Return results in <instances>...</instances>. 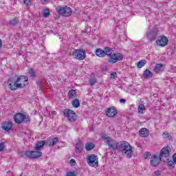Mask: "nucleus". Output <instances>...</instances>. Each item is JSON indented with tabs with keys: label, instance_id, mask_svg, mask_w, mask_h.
I'll list each match as a JSON object with an SVG mask.
<instances>
[{
	"label": "nucleus",
	"instance_id": "30",
	"mask_svg": "<svg viewBox=\"0 0 176 176\" xmlns=\"http://www.w3.org/2000/svg\"><path fill=\"white\" fill-rule=\"evenodd\" d=\"M146 64V60H142L138 63L137 67L138 68H142Z\"/></svg>",
	"mask_w": 176,
	"mask_h": 176
},
{
	"label": "nucleus",
	"instance_id": "4",
	"mask_svg": "<svg viewBox=\"0 0 176 176\" xmlns=\"http://www.w3.org/2000/svg\"><path fill=\"white\" fill-rule=\"evenodd\" d=\"M14 120L15 123H18V124H21V123H31V119L30 118V116H25L21 113H18L14 116Z\"/></svg>",
	"mask_w": 176,
	"mask_h": 176
},
{
	"label": "nucleus",
	"instance_id": "17",
	"mask_svg": "<svg viewBox=\"0 0 176 176\" xmlns=\"http://www.w3.org/2000/svg\"><path fill=\"white\" fill-rule=\"evenodd\" d=\"M139 133L140 137L145 138L149 135V130L146 128H142L139 131Z\"/></svg>",
	"mask_w": 176,
	"mask_h": 176
},
{
	"label": "nucleus",
	"instance_id": "12",
	"mask_svg": "<svg viewBox=\"0 0 176 176\" xmlns=\"http://www.w3.org/2000/svg\"><path fill=\"white\" fill-rule=\"evenodd\" d=\"M156 36H157V30L156 29H153L147 32L146 37L150 42H153V41H155Z\"/></svg>",
	"mask_w": 176,
	"mask_h": 176
},
{
	"label": "nucleus",
	"instance_id": "34",
	"mask_svg": "<svg viewBox=\"0 0 176 176\" xmlns=\"http://www.w3.org/2000/svg\"><path fill=\"white\" fill-rule=\"evenodd\" d=\"M10 24L11 25H16V24H19V19L17 18H15L11 21H10Z\"/></svg>",
	"mask_w": 176,
	"mask_h": 176
},
{
	"label": "nucleus",
	"instance_id": "43",
	"mask_svg": "<svg viewBox=\"0 0 176 176\" xmlns=\"http://www.w3.org/2000/svg\"><path fill=\"white\" fill-rule=\"evenodd\" d=\"M49 2V0H41V3H43V5H46Z\"/></svg>",
	"mask_w": 176,
	"mask_h": 176
},
{
	"label": "nucleus",
	"instance_id": "44",
	"mask_svg": "<svg viewBox=\"0 0 176 176\" xmlns=\"http://www.w3.org/2000/svg\"><path fill=\"white\" fill-rule=\"evenodd\" d=\"M120 104H126V99L121 98L120 99Z\"/></svg>",
	"mask_w": 176,
	"mask_h": 176
},
{
	"label": "nucleus",
	"instance_id": "26",
	"mask_svg": "<svg viewBox=\"0 0 176 176\" xmlns=\"http://www.w3.org/2000/svg\"><path fill=\"white\" fill-rule=\"evenodd\" d=\"M85 149L86 151H91L92 149H94V144L92 142L87 143L85 145Z\"/></svg>",
	"mask_w": 176,
	"mask_h": 176
},
{
	"label": "nucleus",
	"instance_id": "29",
	"mask_svg": "<svg viewBox=\"0 0 176 176\" xmlns=\"http://www.w3.org/2000/svg\"><path fill=\"white\" fill-rule=\"evenodd\" d=\"M21 157H23V159H30V151H27L26 152H21Z\"/></svg>",
	"mask_w": 176,
	"mask_h": 176
},
{
	"label": "nucleus",
	"instance_id": "15",
	"mask_svg": "<svg viewBox=\"0 0 176 176\" xmlns=\"http://www.w3.org/2000/svg\"><path fill=\"white\" fill-rule=\"evenodd\" d=\"M25 82H28V78L25 76H21L16 79L17 85H21V88L25 87V86H27Z\"/></svg>",
	"mask_w": 176,
	"mask_h": 176
},
{
	"label": "nucleus",
	"instance_id": "46",
	"mask_svg": "<svg viewBox=\"0 0 176 176\" xmlns=\"http://www.w3.org/2000/svg\"><path fill=\"white\" fill-rule=\"evenodd\" d=\"M173 159L175 164H176V153L173 155Z\"/></svg>",
	"mask_w": 176,
	"mask_h": 176
},
{
	"label": "nucleus",
	"instance_id": "13",
	"mask_svg": "<svg viewBox=\"0 0 176 176\" xmlns=\"http://www.w3.org/2000/svg\"><path fill=\"white\" fill-rule=\"evenodd\" d=\"M156 43L157 46L164 47V46L168 45V38L166 37V36H161L160 38L156 41Z\"/></svg>",
	"mask_w": 176,
	"mask_h": 176
},
{
	"label": "nucleus",
	"instance_id": "24",
	"mask_svg": "<svg viewBox=\"0 0 176 176\" xmlns=\"http://www.w3.org/2000/svg\"><path fill=\"white\" fill-rule=\"evenodd\" d=\"M58 141V138H54L50 140L49 146H54L57 142Z\"/></svg>",
	"mask_w": 176,
	"mask_h": 176
},
{
	"label": "nucleus",
	"instance_id": "23",
	"mask_svg": "<svg viewBox=\"0 0 176 176\" xmlns=\"http://www.w3.org/2000/svg\"><path fill=\"white\" fill-rule=\"evenodd\" d=\"M72 107H74V108H79V107H80V102H79V99H74L72 102Z\"/></svg>",
	"mask_w": 176,
	"mask_h": 176
},
{
	"label": "nucleus",
	"instance_id": "39",
	"mask_svg": "<svg viewBox=\"0 0 176 176\" xmlns=\"http://www.w3.org/2000/svg\"><path fill=\"white\" fill-rule=\"evenodd\" d=\"M110 78H111V79H116V78H118V74L116 72H113L111 74Z\"/></svg>",
	"mask_w": 176,
	"mask_h": 176
},
{
	"label": "nucleus",
	"instance_id": "5",
	"mask_svg": "<svg viewBox=\"0 0 176 176\" xmlns=\"http://www.w3.org/2000/svg\"><path fill=\"white\" fill-rule=\"evenodd\" d=\"M56 10L58 14H60V16H64L65 17H68L69 16H71L72 14V10L71 9V8L67 6H59L58 8H56Z\"/></svg>",
	"mask_w": 176,
	"mask_h": 176
},
{
	"label": "nucleus",
	"instance_id": "38",
	"mask_svg": "<svg viewBox=\"0 0 176 176\" xmlns=\"http://www.w3.org/2000/svg\"><path fill=\"white\" fill-rule=\"evenodd\" d=\"M168 166L169 167V168H174V167L175 166V163L174 162V161H168Z\"/></svg>",
	"mask_w": 176,
	"mask_h": 176
},
{
	"label": "nucleus",
	"instance_id": "32",
	"mask_svg": "<svg viewBox=\"0 0 176 176\" xmlns=\"http://www.w3.org/2000/svg\"><path fill=\"white\" fill-rule=\"evenodd\" d=\"M43 16L44 17H49L50 16V12L49 11V9H45L43 12Z\"/></svg>",
	"mask_w": 176,
	"mask_h": 176
},
{
	"label": "nucleus",
	"instance_id": "41",
	"mask_svg": "<svg viewBox=\"0 0 176 176\" xmlns=\"http://www.w3.org/2000/svg\"><path fill=\"white\" fill-rule=\"evenodd\" d=\"M151 155V153L149 152H146L144 153V159H148V157H149V155Z\"/></svg>",
	"mask_w": 176,
	"mask_h": 176
},
{
	"label": "nucleus",
	"instance_id": "27",
	"mask_svg": "<svg viewBox=\"0 0 176 176\" xmlns=\"http://www.w3.org/2000/svg\"><path fill=\"white\" fill-rule=\"evenodd\" d=\"M96 82H97V78H96V77H91L89 79V83L91 87H93V86L96 85Z\"/></svg>",
	"mask_w": 176,
	"mask_h": 176
},
{
	"label": "nucleus",
	"instance_id": "22",
	"mask_svg": "<svg viewBox=\"0 0 176 176\" xmlns=\"http://www.w3.org/2000/svg\"><path fill=\"white\" fill-rule=\"evenodd\" d=\"M76 153H82V151H83V145H82V143L77 142L76 144Z\"/></svg>",
	"mask_w": 176,
	"mask_h": 176
},
{
	"label": "nucleus",
	"instance_id": "21",
	"mask_svg": "<svg viewBox=\"0 0 176 176\" xmlns=\"http://www.w3.org/2000/svg\"><path fill=\"white\" fill-rule=\"evenodd\" d=\"M69 98H76L78 94L75 89H70L67 94Z\"/></svg>",
	"mask_w": 176,
	"mask_h": 176
},
{
	"label": "nucleus",
	"instance_id": "33",
	"mask_svg": "<svg viewBox=\"0 0 176 176\" xmlns=\"http://www.w3.org/2000/svg\"><path fill=\"white\" fill-rule=\"evenodd\" d=\"M144 109H145V107L143 104H140L138 107V112L139 113H144Z\"/></svg>",
	"mask_w": 176,
	"mask_h": 176
},
{
	"label": "nucleus",
	"instance_id": "11",
	"mask_svg": "<svg viewBox=\"0 0 176 176\" xmlns=\"http://www.w3.org/2000/svg\"><path fill=\"white\" fill-rule=\"evenodd\" d=\"M73 56L76 60H82L86 58V53L83 50H76L73 52Z\"/></svg>",
	"mask_w": 176,
	"mask_h": 176
},
{
	"label": "nucleus",
	"instance_id": "6",
	"mask_svg": "<svg viewBox=\"0 0 176 176\" xmlns=\"http://www.w3.org/2000/svg\"><path fill=\"white\" fill-rule=\"evenodd\" d=\"M102 138L104 141V142L108 145L109 149H113V151L118 149L119 142H116V141L113 140L110 137L106 135L102 136Z\"/></svg>",
	"mask_w": 176,
	"mask_h": 176
},
{
	"label": "nucleus",
	"instance_id": "19",
	"mask_svg": "<svg viewBox=\"0 0 176 176\" xmlns=\"http://www.w3.org/2000/svg\"><path fill=\"white\" fill-rule=\"evenodd\" d=\"M143 76L145 79H151L153 76V74L149 69H146L143 73Z\"/></svg>",
	"mask_w": 176,
	"mask_h": 176
},
{
	"label": "nucleus",
	"instance_id": "42",
	"mask_svg": "<svg viewBox=\"0 0 176 176\" xmlns=\"http://www.w3.org/2000/svg\"><path fill=\"white\" fill-rule=\"evenodd\" d=\"M70 164H72V166H75V164H76V161H75V160L72 159L70 160Z\"/></svg>",
	"mask_w": 176,
	"mask_h": 176
},
{
	"label": "nucleus",
	"instance_id": "40",
	"mask_svg": "<svg viewBox=\"0 0 176 176\" xmlns=\"http://www.w3.org/2000/svg\"><path fill=\"white\" fill-rule=\"evenodd\" d=\"M5 149V143H0V152H2Z\"/></svg>",
	"mask_w": 176,
	"mask_h": 176
},
{
	"label": "nucleus",
	"instance_id": "47",
	"mask_svg": "<svg viewBox=\"0 0 176 176\" xmlns=\"http://www.w3.org/2000/svg\"><path fill=\"white\" fill-rule=\"evenodd\" d=\"M2 47V40L0 39V49Z\"/></svg>",
	"mask_w": 176,
	"mask_h": 176
},
{
	"label": "nucleus",
	"instance_id": "25",
	"mask_svg": "<svg viewBox=\"0 0 176 176\" xmlns=\"http://www.w3.org/2000/svg\"><path fill=\"white\" fill-rule=\"evenodd\" d=\"M104 54H105V56H109L111 57V56H112V49H111V47H106L104 48Z\"/></svg>",
	"mask_w": 176,
	"mask_h": 176
},
{
	"label": "nucleus",
	"instance_id": "37",
	"mask_svg": "<svg viewBox=\"0 0 176 176\" xmlns=\"http://www.w3.org/2000/svg\"><path fill=\"white\" fill-rule=\"evenodd\" d=\"M36 85H38L40 90H43V83L41 80H37L36 82Z\"/></svg>",
	"mask_w": 176,
	"mask_h": 176
},
{
	"label": "nucleus",
	"instance_id": "7",
	"mask_svg": "<svg viewBox=\"0 0 176 176\" xmlns=\"http://www.w3.org/2000/svg\"><path fill=\"white\" fill-rule=\"evenodd\" d=\"M63 114L64 117L67 118V120H69V122H71L72 123H73L74 122H76L78 119V116L76 115V113L69 109H65L63 111Z\"/></svg>",
	"mask_w": 176,
	"mask_h": 176
},
{
	"label": "nucleus",
	"instance_id": "18",
	"mask_svg": "<svg viewBox=\"0 0 176 176\" xmlns=\"http://www.w3.org/2000/svg\"><path fill=\"white\" fill-rule=\"evenodd\" d=\"M163 71H164V65H162V64L155 65L154 67V72L156 74H159V72H163Z\"/></svg>",
	"mask_w": 176,
	"mask_h": 176
},
{
	"label": "nucleus",
	"instance_id": "35",
	"mask_svg": "<svg viewBox=\"0 0 176 176\" xmlns=\"http://www.w3.org/2000/svg\"><path fill=\"white\" fill-rule=\"evenodd\" d=\"M76 175H78V173L76 172V170H74L72 172L69 171V172H67L66 173V176H76Z\"/></svg>",
	"mask_w": 176,
	"mask_h": 176
},
{
	"label": "nucleus",
	"instance_id": "8",
	"mask_svg": "<svg viewBox=\"0 0 176 176\" xmlns=\"http://www.w3.org/2000/svg\"><path fill=\"white\" fill-rule=\"evenodd\" d=\"M87 160L91 167H98V157L97 155L94 154L88 155Z\"/></svg>",
	"mask_w": 176,
	"mask_h": 176
},
{
	"label": "nucleus",
	"instance_id": "31",
	"mask_svg": "<svg viewBox=\"0 0 176 176\" xmlns=\"http://www.w3.org/2000/svg\"><path fill=\"white\" fill-rule=\"evenodd\" d=\"M23 5H25L28 9H30V6H31V0H23Z\"/></svg>",
	"mask_w": 176,
	"mask_h": 176
},
{
	"label": "nucleus",
	"instance_id": "9",
	"mask_svg": "<svg viewBox=\"0 0 176 176\" xmlns=\"http://www.w3.org/2000/svg\"><path fill=\"white\" fill-rule=\"evenodd\" d=\"M17 80H16L14 78L11 77L8 80V87L10 90H17V89H21V84H17Z\"/></svg>",
	"mask_w": 176,
	"mask_h": 176
},
{
	"label": "nucleus",
	"instance_id": "16",
	"mask_svg": "<svg viewBox=\"0 0 176 176\" xmlns=\"http://www.w3.org/2000/svg\"><path fill=\"white\" fill-rule=\"evenodd\" d=\"M12 127H13V124L9 121H6L1 124V129L5 131H9Z\"/></svg>",
	"mask_w": 176,
	"mask_h": 176
},
{
	"label": "nucleus",
	"instance_id": "10",
	"mask_svg": "<svg viewBox=\"0 0 176 176\" xmlns=\"http://www.w3.org/2000/svg\"><path fill=\"white\" fill-rule=\"evenodd\" d=\"M124 57V56L122 54H120V53L113 54L110 56V58L109 59V63H110V64H115L116 63H118V61H122Z\"/></svg>",
	"mask_w": 176,
	"mask_h": 176
},
{
	"label": "nucleus",
	"instance_id": "20",
	"mask_svg": "<svg viewBox=\"0 0 176 176\" xmlns=\"http://www.w3.org/2000/svg\"><path fill=\"white\" fill-rule=\"evenodd\" d=\"M95 54L98 56V57H105V52L104 51L101 49V48H98L96 52H95Z\"/></svg>",
	"mask_w": 176,
	"mask_h": 176
},
{
	"label": "nucleus",
	"instance_id": "1",
	"mask_svg": "<svg viewBox=\"0 0 176 176\" xmlns=\"http://www.w3.org/2000/svg\"><path fill=\"white\" fill-rule=\"evenodd\" d=\"M170 157V147H164L160 153V157L154 155L151 158V164L153 167L159 166L160 162H168Z\"/></svg>",
	"mask_w": 176,
	"mask_h": 176
},
{
	"label": "nucleus",
	"instance_id": "28",
	"mask_svg": "<svg viewBox=\"0 0 176 176\" xmlns=\"http://www.w3.org/2000/svg\"><path fill=\"white\" fill-rule=\"evenodd\" d=\"M29 75L30 78H35L36 76V72L33 68H29Z\"/></svg>",
	"mask_w": 176,
	"mask_h": 176
},
{
	"label": "nucleus",
	"instance_id": "14",
	"mask_svg": "<svg viewBox=\"0 0 176 176\" xmlns=\"http://www.w3.org/2000/svg\"><path fill=\"white\" fill-rule=\"evenodd\" d=\"M118 113V110L114 107H109L106 111V115L109 118H115Z\"/></svg>",
	"mask_w": 176,
	"mask_h": 176
},
{
	"label": "nucleus",
	"instance_id": "2",
	"mask_svg": "<svg viewBox=\"0 0 176 176\" xmlns=\"http://www.w3.org/2000/svg\"><path fill=\"white\" fill-rule=\"evenodd\" d=\"M118 151L122 152L123 156L127 159H131L134 152L133 151V146H131L126 141L118 142Z\"/></svg>",
	"mask_w": 176,
	"mask_h": 176
},
{
	"label": "nucleus",
	"instance_id": "45",
	"mask_svg": "<svg viewBox=\"0 0 176 176\" xmlns=\"http://www.w3.org/2000/svg\"><path fill=\"white\" fill-rule=\"evenodd\" d=\"M161 173L162 172L160 170H155L154 172V174H155V175H157V176H159V175H160Z\"/></svg>",
	"mask_w": 176,
	"mask_h": 176
},
{
	"label": "nucleus",
	"instance_id": "3",
	"mask_svg": "<svg viewBox=\"0 0 176 176\" xmlns=\"http://www.w3.org/2000/svg\"><path fill=\"white\" fill-rule=\"evenodd\" d=\"M46 142L44 140L38 141L34 145V151H29V159H38L42 156V152L39 151L45 146Z\"/></svg>",
	"mask_w": 176,
	"mask_h": 176
},
{
	"label": "nucleus",
	"instance_id": "36",
	"mask_svg": "<svg viewBox=\"0 0 176 176\" xmlns=\"http://www.w3.org/2000/svg\"><path fill=\"white\" fill-rule=\"evenodd\" d=\"M162 138H168V140H171L172 137L170 135L168 132H165L162 134Z\"/></svg>",
	"mask_w": 176,
	"mask_h": 176
}]
</instances>
